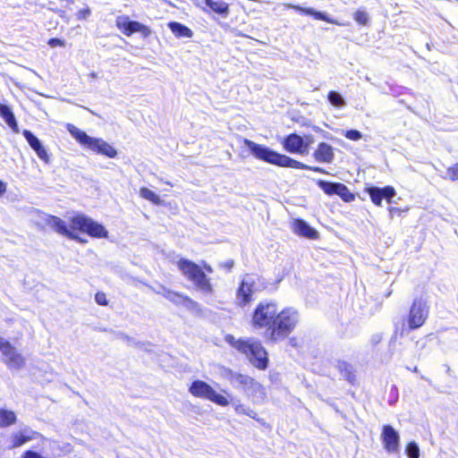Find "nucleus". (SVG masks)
<instances>
[{
  "label": "nucleus",
  "instance_id": "obj_48",
  "mask_svg": "<svg viewBox=\"0 0 458 458\" xmlns=\"http://www.w3.org/2000/svg\"><path fill=\"white\" fill-rule=\"evenodd\" d=\"M58 13H60L61 17H64V11H57Z\"/></svg>",
  "mask_w": 458,
  "mask_h": 458
},
{
  "label": "nucleus",
  "instance_id": "obj_17",
  "mask_svg": "<svg viewBox=\"0 0 458 458\" xmlns=\"http://www.w3.org/2000/svg\"><path fill=\"white\" fill-rule=\"evenodd\" d=\"M283 146L284 148L290 153H307V144L304 143V140L301 136L295 133L290 134L284 138Z\"/></svg>",
  "mask_w": 458,
  "mask_h": 458
},
{
  "label": "nucleus",
  "instance_id": "obj_31",
  "mask_svg": "<svg viewBox=\"0 0 458 458\" xmlns=\"http://www.w3.org/2000/svg\"><path fill=\"white\" fill-rule=\"evenodd\" d=\"M140 196L147 200H149L153 204L159 205L161 203L160 197L146 187H142L140 190Z\"/></svg>",
  "mask_w": 458,
  "mask_h": 458
},
{
  "label": "nucleus",
  "instance_id": "obj_37",
  "mask_svg": "<svg viewBox=\"0 0 458 458\" xmlns=\"http://www.w3.org/2000/svg\"><path fill=\"white\" fill-rule=\"evenodd\" d=\"M444 178L450 179L451 181L454 182L458 181V163L447 168L446 175Z\"/></svg>",
  "mask_w": 458,
  "mask_h": 458
},
{
  "label": "nucleus",
  "instance_id": "obj_28",
  "mask_svg": "<svg viewBox=\"0 0 458 458\" xmlns=\"http://www.w3.org/2000/svg\"><path fill=\"white\" fill-rule=\"evenodd\" d=\"M327 99L329 103L337 108H343L346 106V102L342 95L336 91L331 90L328 92Z\"/></svg>",
  "mask_w": 458,
  "mask_h": 458
},
{
  "label": "nucleus",
  "instance_id": "obj_1",
  "mask_svg": "<svg viewBox=\"0 0 458 458\" xmlns=\"http://www.w3.org/2000/svg\"><path fill=\"white\" fill-rule=\"evenodd\" d=\"M242 141L249 148L250 154L259 160L281 167L311 170L322 174L326 173L323 168L309 166L285 155L276 152L265 145L258 144L248 139H243Z\"/></svg>",
  "mask_w": 458,
  "mask_h": 458
},
{
  "label": "nucleus",
  "instance_id": "obj_12",
  "mask_svg": "<svg viewBox=\"0 0 458 458\" xmlns=\"http://www.w3.org/2000/svg\"><path fill=\"white\" fill-rule=\"evenodd\" d=\"M429 306L423 298L414 300L408 317V325L411 329L420 327L428 318Z\"/></svg>",
  "mask_w": 458,
  "mask_h": 458
},
{
  "label": "nucleus",
  "instance_id": "obj_33",
  "mask_svg": "<svg viewBox=\"0 0 458 458\" xmlns=\"http://www.w3.org/2000/svg\"><path fill=\"white\" fill-rule=\"evenodd\" d=\"M336 195H338L345 202H351L355 199L354 194L352 193L349 189L343 183H339Z\"/></svg>",
  "mask_w": 458,
  "mask_h": 458
},
{
  "label": "nucleus",
  "instance_id": "obj_32",
  "mask_svg": "<svg viewBox=\"0 0 458 458\" xmlns=\"http://www.w3.org/2000/svg\"><path fill=\"white\" fill-rule=\"evenodd\" d=\"M219 373L223 378L228 380L230 382V384L233 386H235V384L238 380V377H240V375H241V373L234 372L232 369L225 368V367L220 368Z\"/></svg>",
  "mask_w": 458,
  "mask_h": 458
},
{
  "label": "nucleus",
  "instance_id": "obj_5",
  "mask_svg": "<svg viewBox=\"0 0 458 458\" xmlns=\"http://www.w3.org/2000/svg\"><path fill=\"white\" fill-rule=\"evenodd\" d=\"M66 129L81 146L108 157H114L116 156V150L105 140L90 137L85 131L71 123H67Z\"/></svg>",
  "mask_w": 458,
  "mask_h": 458
},
{
  "label": "nucleus",
  "instance_id": "obj_8",
  "mask_svg": "<svg viewBox=\"0 0 458 458\" xmlns=\"http://www.w3.org/2000/svg\"><path fill=\"white\" fill-rule=\"evenodd\" d=\"M189 392L194 397L208 400L223 407L230 404L226 396L217 393L210 385L202 380H194L189 387Z\"/></svg>",
  "mask_w": 458,
  "mask_h": 458
},
{
  "label": "nucleus",
  "instance_id": "obj_29",
  "mask_svg": "<svg viewBox=\"0 0 458 458\" xmlns=\"http://www.w3.org/2000/svg\"><path fill=\"white\" fill-rule=\"evenodd\" d=\"M233 407L237 414H243L258 420L256 411L250 409L249 406L241 403H233Z\"/></svg>",
  "mask_w": 458,
  "mask_h": 458
},
{
  "label": "nucleus",
  "instance_id": "obj_34",
  "mask_svg": "<svg viewBox=\"0 0 458 458\" xmlns=\"http://www.w3.org/2000/svg\"><path fill=\"white\" fill-rule=\"evenodd\" d=\"M22 134L32 149H35V148L41 144L39 140L30 131L24 130Z\"/></svg>",
  "mask_w": 458,
  "mask_h": 458
},
{
  "label": "nucleus",
  "instance_id": "obj_46",
  "mask_svg": "<svg viewBox=\"0 0 458 458\" xmlns=\"http://www.w3.org/2000/svg\"><path fill=\"white\" fill-rule=\"evenodd\" d=\"M203 267H204V268L206 269L207 272H208V273H212L213 272V269H212V267L209 265L204 263Z\"/></svg>",
  "mask_w": 458,
  "mask_h": 458
},
{
  "label": "nucleus",
  "instance_id": "obj_49",
  "mask_svg": "<svg viewBox=\"0 0 458 458\" xmlns=\"http://www.w3.org/2000/svg\"><path fill=\"white\" fill-rule=\"evenodd\" d=\"M90 76H91V78H97V74H96L95 72H92V73L90 74Z\"/></svg>",
  "mask_w": 458,
  "mask_h": 458
},
{
  "label": "nucleus",
  "instance_id": "obj_20",
  "mask_svg": "<svg viewBox=\"0 0 458 458\" xmlns=\"http://www.w3.org/2000/svg\"><path fill=\"white\" fill-rule=\"evenodd\" d=\"M284 7H286L288 9H294V10L303 13L307 15H311L316 20L325 21L327 22L335 24V25H344L343 23H340L339 21H337L334 19H331L326 13L318 12V11L314 10L313 8H304L300 5H296V4H284Z\"/></svg>",
  "mask_w": 458,
  "mask_h": 458
},
{
  "label": "nucleus",
  "instance_id": "obj_23",
  "mask_svg": "<svg viewBox=\"0 0 458 458\" xmlns=\"http://www.w3.org/2000/svg\"><path fill=\"white\" fill-rule=\"evenodd\" d=\"M0 116L4 120L7 125L14 131L19 132L18 124L12 109L4 104H0Z\"/></svg>",
  "mask_w": 458,
  "mask_h": 458
},
{
  "label": "nucleus",
  "instance_id": "obj_35",
  "mask_svg": "<svg viewBox=\"0 0 458 458\" xmlns=\"http://www.w3.org/2000/svg\"><path fill=\"white\" fill-rule=\"evenodd\" d=\"M405 453L409 458H420V447L416 442H410L406 446Z\"/></svg>",
  "mask_w": 458,
  "mask_h": 458
},
{
  "label": "nucleus",
  "instance_id": "obj_47",
  "mask_svg": "<svg viewBox=\"0 0 458 458\" xmlns=\"http://www.w3.org/2000/svg\"><path fill=\"white\" fill-rule=\"evenodd\" d=\"M44 148V147H43V145H42V144H40L39 146H38L37 148H35V149H33V150L37 153L38 151H39V150H40L41 148Z\"/></svg>",
  "mask_w": 458,
  "mask_h": 458
},
{
  "label": "nucleus",
  "instance_id": "obj_16",
  "mask_svg": "<svg viewBox=\"0 0 458 458\" xmlns=\"http://www.w3.org/2000/svg\"><path fill=\"white\" fill-rule=\"evenodd\" d=\"M381 439L385 449L388 453H397L399 451V433L392 426L385 425L383 427Z\"/></svg>",
  "mask_w": 458,
  "mask_h": 458
},
{
  "label": "nucleus",
  "instance_id": "obj_38",
  "mask_svg": "<svg viewBox=\"0 0 458 458\" xmlns=\"http://www.w3.org/2000/svg\"><path fill=\"white\" fill-rule=\"evenodd\" d=\"M344 135L347 139H349L351 140H354V141L360 140L362 138L361 132L357 131V130H348V131H345L344 132Z\"/></svg>",
  "mask_w": 458,
  "mask_h": 458
},
{
  "label": "nucleus",
  "instance_id": "obj_13",
  "mask_svg": "<svg viewBox=\"0 0 458 458\" xmlns=\"http://www.w3.org/2000/svg\"><path fill=\"white\" fill-rule=\"evenodd\" d=\"M42 218L46 225L57 233L80 242H86V241L79 237L78 233L72 228L71 225L68 226L66 223L58 216L44 214Z\"/></svg>",
  "mask_w": 458,
  "mask_h": 458
},
{
  "label": "nucleus",
  "instance_id": "obj_36",
  "mask_svg": "<svg viewBox=\"0 0 458 458\" xmlns=\"http://www.w3.org/2000/svg\"><path fill=\"white\" fill-rule=\"evenodd\" d=\"M353 18L355 21L360 25H367L369 21L368 13L363 10L356 11L353 14Z\"/></svg>",
  "mask_w": 458,
  "mask_h": 458
},
{
  "label": "nucleus",
  "instance_id": "obj_25",
  "mask_svg": "<svg viewBox=\"0 0 458 458\" xmlns=\"http://www.w3.org/2000/svg\"><path fill=\"white\" fill-rule=\"evenodd\" d=\"M205 4L213 12L226 16L229 12L228 4L225 2H216L213 0H204Z\"/></svg>",
  "mask_w": 458,
  "mask_h": 458
},
{
  "label": "nucleus",
  "instance_id": "obj_50",
  "mask_svg": "<svg viewBox=\"0 0 458 458\" xmlns=\"http://www.w3.org/2000/svg\"><path fill=\"white\" fill-rule=\"evenodd\" d=\"M3 340L4 338L0 336V344L2 343Z\"/></svg>",
  "mask_w": 458,
  "mask_h": 458
},
{
  "label": "nucleus",
  "instance_id": "obj_11",
  "mask_svg": "<svg viewBox=\"0 0 458 458\" xmlns=\"http://www.w3.org/2000/svg\"><path fill=\"white\" fill-rule=\"evenodd\" d=\"M263 285L260 284V279L259 276L254 275H246L237 290L236 293V302L240 306H244L249 303L252 295L260 291Z\"/></svg>",
  "mask_w": 458,
  "mask_h": 458
},
{
  "label": "nucleus",
  "instance_id": "obj_45",
  "mask_svg": "<svg viewBox=\"0 0 458 458\" xmlns=\"http://www.w3.org/2000/svg\"><path fill=\"white\" fill-rule=\"evenodd\" d=\"M223 267H225V268H227L228 270H230V269H231V267H233V261H228V262L225 263V264L223 265Z\"/></svg>",
  "mask_w": 458,
  "mask_h": 458
},
{
  "label": "nucleus",
  "instance_id": "obj_26",
  "mask_svg": "<svg viewBox=\"0 0 458 458\" xmlns=\"http://www.w3.org/2000/svg\"><path fill=\"white\" fill-rule=\"evenodd\" d=\"M337 369L341 375L350 383H354L355 375L352 367L345 361H338Z\"/></svg>",
  "mask_w": 458,
  "mask_h": 458
},
{
  "label": "nucleus",
  "instance_id": "obj_7",
  "mask_svg": "<svg viewBox=\"0 0 458 458\" xmlns=\"http://www.w3.org/2000/svg\"><path fill=\"white\" fill-rule=\"evenodd\" d=\"M241 390L254 403H261L266 399L265 387L253 377L241 374L234 386Z\"/></svg>",
  "mask_w": 458,
  "mask_h": 458
},
{
  "label": "nucleus",
  "instance_id": "obj_6",
  "mask_svg": "<svg viewBox=\"0 0 458 458\" xmlns=\"http://www.w3.org/2000/svg\"><path fill=\"white\" fill-rule=\"evenodd\" d=\"M277 313V306L275 302L262 301L254 310L252 315V325L256 328H266V335L270 336Z\"/></svg>",
  "mask_w": 458,
  "mask_h": 458
},
{
  "label": "nucleus",
  "instance_id": "obj_3",
  "mask_svg": "<svg viewBox=\"0 0 458 458\" xmlns=\"http://www.w3.org/2000/svg\"><path fill=\"white\" fill-rule=\"evenodd\" d=\"M177 267L199 291L208 295L213 293V286L210 280L199 265L191 260L181 259L177 262Z\"/></svg>",
  "mask_w": 458,
  "mask_h": 458
},
{
  "label": "nucleus",
  "instance_id": "obj_41",
  "mask_svg": "<svg viewBox=\"0 0 458 458\" xmlns=\"http://www.w3.org/2000/svg\"><path fill=\"white\" fill-rule=\"evenodd\" d=\"M36 154L45 163L47 164L49 162V156H48V153H47V151L46 150L45 148H41Z\"/></svg>",
  "mask_w": 458,
  "mask_h": 458
},
{
  "label": "nucleus",
  "instance_id": "obj_40",
  "mask_svg": "<svg viewBox=\"0 0 458 458\" xmlns=\"http://www.w3.org/2000/svg\"><path fill=\"white\" fill-rule=\"evenodd\" d=\"M95 301L99 305H106L107 304L106 296L103 293H96Z\"/></svg>",
  "mask_w": 458,
  "mask_h": 458
},
{
  "label": "nucleus",
  "instance_id": "obj_4",
  "mask_svg": "<svg viewBox=\"0 0 458 458\" xmlns=\"http://www.w3.org/2000/svg\"><path fill=\"white\" fill-rule=\"evenodd\" d=\"M298 320V312L292 308H287L277 312L276 321L273 327H271L270 336L268 339L276 342L286 338L295 328Z\"/></svg>",
  "mask_w": 458,
  "mask_h": 458
},
{
  "label": "nucleus",
  "instance_id": "obj_30",
  "mask_svg": "<svg viewBox=\"0 0 458 458\" xmlns=\"http://www.w3.org/2000/svg\"><path fill=\"white\" fill-rule=\"evenodd\" d=\"M340 182H330L323 180L318 181L319 188L327 195L336 194L337 188Z\"/></svg>",
  "mask_w": 458,
  "mask_h": 458
},
{
  "label": "nucleus",
  "instance_id": "obj_18",
  "mask_svg": "<svg viewBox=\"0 0 458 458\" xmlns=\"http://www.w3.org/2000/svg\"><path fill=\"white\" fill-rule=\"evenodd\" d=\"M368 192L370 196L372 202L380 206L382 203V199H386L387 202H391V199L395 196V190L391 186H386L384 188L378 187H370L368 189Z\"/></svg>",
  "mask_w": 458,
  "mask_h": 458
},
{
  "label": "nucleus",
  "instance_id": "obj_21",
  "mask_svg": "<svg viewBox=\"0 0 458 458\" xmlns=\"http://www.w3.org/2000/svg\"><path fill=\"white\" fill-rule=\"evenodd\" d=\"M314 157L318 162L331 163L335 157L333 148L327 143H319L314 152Z\"/></svg>",
  "mask_w": 458,
  "mask_h": 458
},
{
  "label": "nucleus",
  "instance_id": "obj_43",
  "mask_svg": "<svg viewBox=\"0 0 458 458\" xmlns=\"http://www.w3.org/2000/svg\"><path fill=\"white\" fill-rule=\"evenodd\" d=\"M6 191V183L0 181V197Z\"/></svg>",
  "mask_w": 458,
  "mask_h": 458
},
{
  "label": "nucleus",
  "instance_id": "obj_2",
  "mask_svg": "<svg viewBox=\"0 0 458 458\" xmlns=\"http://www.w3.org/2000/svg\"><path fill=\"white\" fill-rule=\"evenodd\" d=\"M225 340L234 349L244 354L250 362L259 369H265L267 367V353L261 343L253 339H235L228 335Z\"/></svg>",
  "mask_w": 458,
  "mask_h": 458
},
{
  "label": "nucleus",
  "instance_id": "obj_27",
  "mask_svg": "<svg viewBox=\"0 0 458 458\" xmlns=\"http://www.w3.org/2000/svg\"><path fill=\"white\" fill-rule=\"evenodd\" d=\"M16 421V415L13 411L0 409V427H8Z\"/></svg>",
  "mask_w": 458,
  "mask_h": 458
},
{
  "label": "nucleus",
  "instance_id": "obj_15",
  "mask_svg": "<svg viewBox=\"0 0 458 458\" xmlns=\"http://www.w3.org/2000/svg\"><path fill=\"white\" fill-rule=\"evenodd\" d=\"M116 27L126 36H131L133 33L140 32L144 37H148L151 30L146 25L139 22L130 21L126 15L118 16L115 21Z\"/></svg>",
  "mask_w": 458,
  "mask_h": 458
},
{
  "label": "nucleus",
  "instance_id": "obj_24",
  "mask_svg": "<svg viewBox=\"0 0 458 458\" xmlns=\"http://www.w3.org/2000/svg\"><path fill=\"white\" fill-rule=\"evenodd\" d=\"M167 26L176 38H191L193 37L192 30L180 22L171 21Z\"/></svg>",
  "mask_w": 458,
  "mask_h": 458
},
{
  "label": "nucleus",
  "instance_id": "obj_22",
  "mask_svg": "<svg viewBox=\"0 0 458 458\" xmlns=\"http://www.w3.org/2000/svg\"><path fill=\"white\" fill-rule=\"evenodd\" d=\"M37 433L30 428H24L14 433L11 438L12 447H18L24 445L28 441L34 439Z\"/></svg>",
  "mask_w": 458,
  "mask_h": 458
},
{
  "label": "nucleus",
  "instance_id": "obj_14",
  "mask_svg": "<svg viewBox=\"0 0 458 458\" xmlns=\"http://www.w3.org/2000/svg\"><path fill=\"white\" fill-rule=\"evenodd\" d=\"M157 293L161 294L174 304L182 306L188 310L196 312L200 310L199 305L195 301L182 293L173 292L165 287H161V289L157 291Z\"/></svg>",
  "mask_w": 458,
  "mask_h": 458
},
{
  "label": "nucleus",
  "instance_id": "obj_39",
  "mask_svg": "<svg viewBox=\"0 0 458 458\" xmlns=\"http://www.w3.org/2000/svg\"><path fill=\"white\" fill-rule=\"evenodd\" d=\"M90 14H91V10L89 7H86L84 9L80 10L76 13V17L78 20L82 21V20H87L90 16Z\"/></svg>",
  "mask_w": 458,
  "mask_h": 458
},
{
  "label": "nucleus",
  "instance_id": "obj_9",
  "mask_svg": "<svg viewBox=\"0 0 458 458\" xmlns=\"http://www.w3.org/2000/svg\"><path fill=\"white\" fill-rule=\"evenodd\" d=\"M71 226L76 232L86 233L95 238H106L108 234L107 230L101 224L81 214L73 216L71 218Z\"/></svg>",
  "mask_w": 458,
  "mask_h": 458
},
{
  "label": "nucleus",
  "instance_id": "obj_42",
  "mask_svg": "<svg viewBox=\"0 0 458 458\" xmlns=\"http://www.w3.org/2000/svg\"><path fill=\"white\" fill-rule=\"evenodd\" d=\"M48 45L51 47H64L65 43L63 39H60V38H50L48 40Z\"/></svg>",
  "mask_w": 458,
  "mask_h": 458
},
{
  "label": "nucleus",
  "instance_id": "obj_44",
  "mask_svg": "<svg viewBox=\"0 0 458 458\" xmlns=\"http://www.w3.org/2000/svg\"><path fill=\"white\" fill-rule=\"evenodd\" d=\"M399 212H400V210L397 208H393L392 207V208H389V213H390L391 216H393L395 213H399Z\"/></svg>",
  "mask_w": 458,
  "mask_h": 458
},
{
  "label": "nucleus",
  "instance_id": "obj_10",
  "mask_svg": "<svg viewBox=\"0 0 458 458\" xmlns=\"http://www.w3.org/2000/svg\"><path fill=\"white\" fill-rule=\"evenodd\" d=\"M2 361L10 370L19 371L25 367L26 359L10 342L5 340L0 344Z\"/></svg>",
  "mask_w": 458,
  "mask_h": 458
},
{
  "label": "nucleus",
  "instance_id": "obj_19",
  "mask_svg": "<svg viewBox=\"0 0 458 458\" xmlns=\"http://www.w3.org/2000/svg\"><path fill=\"white\" fill-rule=\"evenodd\" d=\"M292 229L295 234L301 237L314 240L318 236V232L301 219H294L292 223Z\"/></svg>",
  "mask_w": 458,
  "mask_h": 458
}]
</instances>
